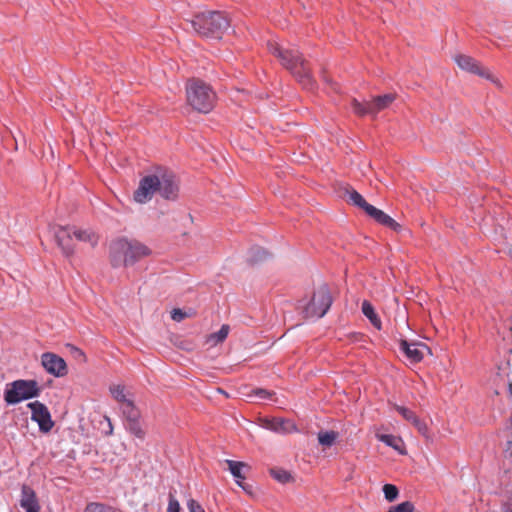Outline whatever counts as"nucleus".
<instances>
[{"mask_svg":"<svg viewBox=\"0 0 512 512\" xmlns=\"http://www.w3.org/2000/svg\"><path fill=\"white\" fill-rule=\"evenodd\" d=\"M156 192L165 199H176L178 195V183L175 175L171 172L161 170L156 174L143 177L134 192L133 198L135 202L144 204L150 201Z\"/></svg>","mask_w":512,"mask_h":512,"instance_id":"1","label":"nucleus"},{"mask_svg":"<svg viewBox=\"0 0 512 512\" xmlns=\"http://www.w3.org/2000/svg\"><path fill=\"white\" fill-rule=\"evenodd\" d=\"M151 254V250L136 239L120 237L109 247L110 262L113 267L130 266Z\"/></svg>","mask_w":512,"mask_h":512,"instance_id":"2","label":"nucleus"},{"mask_svg":"<svg viewBox=\"0 0 512 512\" xmlns=\"http://www.w3.org/2000/svg\"><path fill=\"white\" fill-rule=\"evenodd\" d=\"M267 46L270 53L277 57L281 64L288 69L305 88L310 89L313 87L310 69L297 50L284 49L275 41H269Z\"/></svg>","mask_w":512,"mask_h":512,"instance_id":"3","label":"nucleus"},{"mask_svg":"<svg viewBox=\"0 0 512 512\" xmlns=\"http://www.w3.org/2000/svg\"><path fill=\"white\" fill-rule=\"evenodd\" d=\"M190 23L199 36L212 39H220L230 26L229 19L220 11L198 13Z\"/></svg>","mask_w":512,"mask_h":512,"instance_id":"4","label":"nucleus"},{"mask_svg":"<svg viewBox=\"0 0 512 512\" xmlns=\"http://www.w3.org/2000/svg\"><path fill=\"white\" fill-rule=\"evenodd\" d=\"M186 97L188 104L201 113H209L216 101V94L212 88L199 79H190L187 82Z\"/></svg>","mask_w":512,"mask_h":512,"instance_id":"5","label":"nucleus"},{"mask_svg":"<svg viewBox=\"0 0 512 512\" xmlns=\"http://www.w3.org/2000/svg\"><path fill=\"white\" fill-rule=\"evenodd\" d=\"M42 388L34 379H18L6 385L4 400L8 405H15L22 401L40 396Z\"/></svg>","mask_w":512,"mask_h":512,"instance_id":"6","label":"nucleus"},{"mask_svg":"<svg viewBox=\"0 0 512 512\" xmlns=\"http://www.w3.org/2000/svg\"><path fill=\"white\" fill-rule=\"evenodd\" d=\"M332 302L328 286L320 285L314 290L310 301L303 306L304 317L307 319L322 318L330 309Z\"/></svg>","mask_w":512,"mask_h":512,"instance_id":"7","label":"nucleus"},{"mask_svg":"<svg viewBox=\"0 0 512 512\" xmlns=\"http://www.w3.org/2000/svg\"><path fill=\"white\" fill-rule=\"evenodd\" d=\"M395 100V94L389 93L377 96L371 101L360 102L357 99L352 100V108L355 114L359 116H375L380 111L389 107Z\"/></svg>","mask_w":512,"mask_h":512,"instance_id":"8","label":"nucleus"},{"mask_svg":"<svg viewBox=\"0 0 512 512\" xmlns=\"http://www.w3.org/2000/svg\"><path fill=\"white\" fill-rule=\"evenodd\" d=\"M454 61L460 69L483 77L496 85H500L499 80L487 68L481 66V64L471 56L457 54L454 56Z\"/></svg>","mask_w":512,"mask_h":512,"instance_id":"9","label":"nucleus"},{"mask_svg":"<svg viewBox=\"0 0 512 512\" xmlns=\"http://www.w3.org/2000/svg\"><path fill=\"white\" fill-rule=\"evenodd\" d=\"M27 407L31 410V419L38 424L39 430L43 433L50 432L54 421L46 405L40 401H34L28 403Z\"/></svg>","mask_w":512,"mask_h":512,"instance_id":"10","label":"nucleus"},{"mask_svg":"<svg viewBox=\"0 0 512 512\" xmlns=\"http://www.w3.org/2000/svg\"><path fill=\"white\" fill-rule=\"evenodd\" d=\"M74 232L75 226H60L54 233L56 243L66 257H71L75 253Z\"/></svg>","mask_w":512,"mask_h":512,"instance_id":"11","label":"nucleus"},{"mask_svg":"<svg viewBox=\"0 0 512 512\" xmlns=\"http://www.w3.org/2000/svg\"><path fill=\"white\" fill-rule=\"evenodd\" d=\"M41 364L47 373L55 377H63L68 373L65 360L55 353H43L41 356Z\"/></svg>","mask_w":512,"mask_h":512,"instance_id":"12","label":"nucleus"},{"mask_svg":"<svg viewBox=\"0 0 512 512\" xmlns=\"http://www.w3.org/2000/svg\"><path fill=\"white\" fill-rule=\"evenodd\" d=\"M399 348L411 363L422 361L425 352H429V348L426 344L421 342H408L407 340H401Z\"/></svg>","mask_w":512,"mask_h":512,"instance_id":"13","label":"nucleus"},{"mask_svg":"<svg viewBox=\"0 0 512 512\" xmlns=\"http://www.w3.org/2000/svg\"><path fill=\"white\" fill-rule=\"evenodd\" d=\"M224 463L227 465L228 470L235 478L237 485L244 491L250 493L248 486L243 482L246 479V474L251 470L250 465L242 461H234L229 459L224 460Z\"/></svg>","mask_w":512,"mask_h":512,"instance_id":"14","label":"nucleus"},{"mask_svg":"<svg viewBox=\"0 0 512 512\" xmlns=\"http://www.w3.org/2000/svg\"><path fill=\"white\" fill-rule=\"evenodd\" d=\"M366 213L371 218H373L377 223H379L383 226H386V227L392 229L393 231L398 232L401 229V225L398 222H396L392 217H390L384 211L374 207L373 205L368 207V210L366 211Z\"/></svg>","mask_w":512,"mask_h":512,"instance_id":"15","label":"nucleus"},{"mask_svg":"<svg viewBox=\"0 0 512 512\" xmlns=\"http://www.w3.org/2000/svg\"><path fill=\"white\" fill-rule=\"evenodd\" d=\"M263 427L276 433L296 431V426L292 421L282 418L265 419L263 420Z\"/></svg>","mask_w":512,"mask_h":512,"instance_id":"16","label":"nucleus"},{"mask_svg":"<svg viewBox=\"0 0 512 512\" xmlns=\"http://www.w3.org/2000/svg\"><path fill=\"white\" fill-rule=\"evenodd\" d=\"M20 505L26 512L40 511L36 494L34 490L27 485L22 486Z\"/></svg>","mask_w":512,"mask_h":512,"instance_id":"17","label":"nucleus"},{"mask_svg":"<svg viewBox=\"0 0 512 512\" xmlns=\"http://www.w3.org/2000/svg\"><path fill=\"white\" fill-rule=\"evenodd\" d=\"M396 411L400 413L403 418L410 422L419 433H421L423 436H428V427L426 423L418 418V416L410 409L404 407V406H396Z\"/></svg>","mask_w":512,"mask_h":512,"instance_id":"18","label":"nucleus"},{"mask_svg":"<svg viewBox=\"0 0 512 512\" xmlns=\"http://www.w3.org/2000/svg\"><path fill=\"white\" fill-rule=\"evenodd\" d=\"M74 237L77 241L87 243L94 248L99 242V236L91 229H81L75 227Z\"/></svg>","mask_w":512,"mask_h":512,"instance_id":"19","label":"nucleus"},{"mask_svg":"<svg viewBox=\"0 0 512 512\" xmlns=\"http://www.w3.org/2000/svg\"><path fill=\"white\" fill-rule=\"evenodd\" d=\"M361 309L363 314L369 319L371 324L378 330L381 329V320L378 317L377 313L375 312L373 305L369 301L364 300L362 302Z\"/></svg>","mask_w":512,"mask_h":512,"instance_id":"20","label":"nucleus"},{"mask_svg":"<svg viewBox=\"0 0 512 512\" xmlns=\"http://www.w3.org/2000/svg\"><path fill=\"white\" fill-rule=\"evenodd\" d=\"M346 193L348 195L349 201L352 204L363 209L365 212L368 210V207L371 206V204L367 203L366 200L363 198V196L360 193H358L356 190L349 188L346 190Z\"/></svg>","mask_w":512,"mask_h":512,"instance_id":"21","label":"nucleus"},{"mask_svg":"<svg viewBox=\"0 0 512 512\" xmlns=\"http://www.w3.org/2000/svg\"><path fill=\"white\" fill-rule=\"evenodd\" d=\"M121 410L123 415L126 417L127 422L139 420L140 418V411L138 408L134 405L133 400L126 402L121 406Z\"/></svg>","mask_w":512,"mask_h":512,"instance_id":"22","label":"nucleus"},{"mask_svg":"<svg viewBox=\"0 0 512 512\" xmlns=\"http://www.w3.org/2000/svg\"><path fill=\"white\" fill-rule=\"evenodd\" d=\"M230 331V327L227 324L222 325L218 332L212 333L207 337V343H211L212 346H215L221 342H223Z\"/></svg>","mask_w":512,"mask_h":512,"instance_id":"23","label":"nucleus"},{"mask_svg":"<svg viewBox=\"0 0 512 512\" xmlns=\"http://www.w3.org/2000/svg\"><path fill=\"white\" fill-rule=\"evenodd\" d=\"M109 390H110L112 397L117 402H119L121 404V406L131 400V398H129L127 396V394L125 393V387L122 385H111Z\"/></svg>","mask_w":512,"mask_h":512,"instance_id":"24","label":"nucleus"},{"mask_svg":"<svg viewBox=\"0 0 512 512\" xmlns=\"http://www.w3.org/2000/svg\"><path fill=\"white\" fill-rule=\"evenodd\" d=\"M379 441L385 443L386 445L392 447L393 449L401 452L402 440L399 437H396L391 434H379L377 435Z\"/></svg>","mask_w":512,"mask_h":512,"instance_id":"25","label":"nucleus"},{"mask_svg":"<svg viewBox=\"0 0 512 512\" xmlns=\"http://www.w3.org/2000/svg\"><path fill=\"white\" fill-rule=\"evenodd\" d=\"M338 438V433L335 431H325L318 433V441L321 445L330 447Z\"/></svg>","mask_w":512,"mask_h":512,"instance_id":"26","label":"nucleus"},{"mask_svg":"<svg viewBox=\"0 0 512 512\" xmlns=\"http://www.w3.org/2000/svg\"><path fill=\"white\" fill-rule=\"evenodd\" d=\"M270 474L275 480L282 484L288 483L292 479L291 474L288 471L281 468L271 469Z\"/></svg>","mask_w":512,"mask_h":512,"instance_id":"27","label":"nucleus"},{"mask_svg":"<svg viewBox=\"0 0 512 512\" xmlns=\"http://www.w3.org/2000/svg\"><path fill=\"white\" fill-rule=\"evenodd\" d=\"M85 512H117L115 508L102 504L97 502L89 503L86 508Z\"/></svg>","mask_w":512,"mask_h":512,"instance_id":"28","label":"nucleus"},{"mask_svg":"<svg viewBox=\"0 0 512 512\" xmlns=\"http://www.w3.org/2000/svg\"><path fill=\"white\" fill-rule=\"evenodd\" d=\"M127 428L137 438L143 439L145 437V431L142 429L139 420L127 422Z\"/></svg>","mask_w":512,"mask_h":512,"instance_id":"29","label":"nucleus"},{"mask_svg":"<svg viewBox=\"0 0 512 512\" xmlns=\"http://www.w3.org/2000/svg\"><path fill=\"white\" fill-rule=\"evenodd\" d=\"M383 493H384V496H385V499L388 501V502H393L394 500H396V498L398 497L399 495V490L398 488L393 485V484H385L383 486Z\"/></svg>","mask_w":512,"mask_h":512,"instance_id":"30","label":"nucleus"},{"mask_svg":"<svg viewBox=\"0 0 512 512\" xmlns=\"http://www.w3.org/2000/svg\"><path fill=\"white\" fill-rule=\"evenodd\" d=\"M414 504L410 501L402 502L398 505L391 506L387 512H413Z\"/></svg>","mask_w":512,"mask_h":512,"instance_id":"31","label":"nucleus"},{"mask_svg":"<svg viewBox=\"0 0 512 512\" xmlns=\"http://www.w3.org/2000/svg\"><path fill=\"white\" fill-rule=\"evenodd\" d=\"M273 394H274L273 392L268 391L266 389L256 388V389H253L248 396H255L260 399H269L273 396Z\"/></svg>","mask_w":512,"mask_h":512,"instance_id":"32","label":"nucleus"},{"mask_svg":"<svg viewBox=\"0 0 512 512\" xmlns=\"http://www.w3.org/2000/svg\"><path fill=\"white\" fill-rule=\"evenodd\" d=\"M180 504L172 493H169V503L166 512H180Z\"/></svg>","mask_w":512,"mask_h":512,"instance_id":"33","label":"nucleus"},{"mask_svg":"<svg viewBox=\"0 0 512 512\" xmlns=\"http://www.w3.org/2000/svg\"><path fill=\"white\" fill-rule=\"evenodd\" d=\"M188 316H189V315H188L185 311H183V310H181V309H179V308H175V309H173V310L171 311V318H172L174 321H176V322H181L182 320H184V319H185V318H187Z\"/></svg>","mask_w":512,"mask_h":512,"instance_id":"34","label":"nucleus"},{"mask_svg":"<svg viewBox=\"0 0 512 512\" xmlns=\"http://www.w3.org/2000/svg\"><path fill=\"white\" fill-rule=\"evenodd\" d=\"M267 256V252L261 248H255L252 250V256H251V260L254 261V262H257V261H260V260H263L264 258H266Z\"/></svg>","mask_w":512,"mask_h":512,"instance_id":"35","label":"nucleus"},{"mask_svg":"<svg viewBox=\"0 0 512 512\" xmlns=\"http://www.w3.org/2000/svg\"><path fill=\"white\" fill-rule=\"evenodd\" d=\"M190 512H205L202 506L194 499H190L187 503Z\"/></svg>","mask_w":512,"mask_h":512,"instance_id":"36","label":"nucleus"},{"mask_svg":"<svg viewBox=\"0 0 512 512\" xmlns=\"http://www.w3.org/2000/svg\"><path fill=\"white\" fill-rule=\"evenodd\" d=\"M509 392H510V394L512 396V381L509 383Z\"/></svg>","mask_w":512,"mask_h":512,"instance_id":"37","label":"nucleus"}]
</instances>
